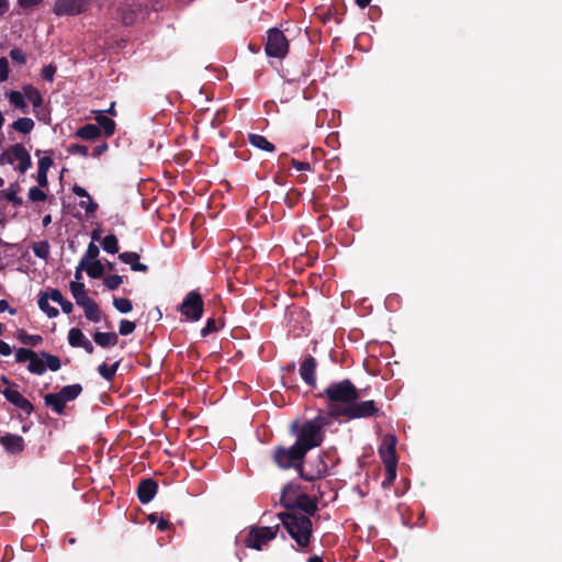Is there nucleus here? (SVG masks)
<instances>
[{
    "mask_svg": "<svg viewBox=\"0 0 562 562\" xmlns=\"http://www.w3.org/2000/svg\"><path fill=\"white\" fill-rule=\"evenodd\" d=\"M270 457L279 469H295L299 477L305 482H315L324 477L327 472V464L322 459L316 460L315 468L307 470L304 465L306 454L295 442L290 447L282 445L273 447Z\"/></svg>",
    "mask_w": 562,
    "mask_h": 562,
    "instance_id": "1",
    "label": "nucleus"
},
{
    "mask_svg": "<svg viewBox=\"0 0 562 562\" xmlns=\"http://www.w3.org/2000/svg\"><path fill=\"white\" fill-rule=\"evenodd\" d=\"M282 526L297 544L301 552H308L313 538L312 519L300 512H281L278 515Z\"/></svg>",
    "mask_w": 562,
    "mask_h": 562,
    "instance_id": "2",
    "label": "nucleus"
},
{
    "mask_svg": "<svg viewBox=\"0 0 562 562\" xmlns=\"http://www.w3.org/2000/svg\"><path fill=\"white\" fill-rule=\"evenodd\" d=\"M318 397H326V409L331 416L342 417L338 414L346 409L355 398H360L361 394L350 380L333 382L323 392L318 393Z\"/></svg>",
    "mask_w": 562,
    "mask_h": 562,
    "instance_id": "3",
    "label": "nucleus"
},
{
    "mask_svg": "<svg viewBox=\"0 0 562 562\" xmlns=\"http://www.w3.org/2000/svg\"><path fill=\"white\" fill-rule=\"evenodd\" d=\"M291 432L295 434L296 439L294 441L301 450L307 454L311 449L319 447L324 440V432H319V427L314 426L310 419L303 424L294 420L291 424Z\"/></svg>",
    "mask_w": 562,
    "mask_h": 562,
    "instance_id": "4",
    "label": "nucleus"
},
{
    "mask_svg": "<svg viewBox=\"0 0 562 562\" xmlns=\"http://www.w3.org/2000/svg\"><path fill=\"white\" fill-rule=\"evenodd\" d=\"M289 492H297V487L294 484H286L283 486L280 497V505L286 508V512H300L306 516L316 514L317 503L306 493L297 494L293 502L288 499Z\"/></svg>",
    "mask_w": 562,
    "mask_h": 562,
    "instance_id": "5",
    "label": "nucleus"
},
{
    "mask_svg": "<svg viewBox=\"0 0 562 562\" xmlns=\"http://www.w3.org/2000/svg\"><path fill=\"white\" fill-rule=\"evenodd\" d=\"M83 391L81 384H70L61 387L59 392L46 393L43 397L44 405L58 415L65 414V406L69 401L76 400Z\"/></svg>",
    "mask_w": 562,
    "mask_h": 562,
    "instance_id": "6",
    "label": "nucleus"
},
{
    "mask_svg": "<svg viewBox=\"0 0 562 562\" xmlns=\"http://www.w3.org/2000/svg\"><path fill=\"white\" fill-rule=\"evenodd\" d=\"M344 414L346 419H358V418H371L384 416L381 407L374 400H362L355 398L346 409L338 412Z\"/></svg>",
    "mask_w": 562,
    "mask_h": 562,
    "instance_id": "7",
    "label": "nucleus"
},
{
    "mask_svg": "<svg viewBox=\"0 0 562 562\" xmlns=\"http://www.w3.org/2000/svg\"><path fill=\"white\" fill-rule=\"evenodd\" d=\"M265 52L268 57L283 59L290 52V40L278 27H270L267 31Z\"/></svg>",
    "mask_w": 562,
    "mask_h": 562,
    "instance_id": "8",
    "label": "nucleus"
},
{
    "mask_svg": "<svg viewBox=\"0 0 562 562\" xmlns=\"http://www.w3.org/2000/svg\"><path fill=\"white\" fill-rule=\"evenodd\" d=\"M279 529V524L270 527H249L248 533L244 540L245 547L256 551H262L265 546L277 537Z\"/></svg>",
    "mask_w": 562,
    "mask_h": 562,
    "instance_id": "9",
    "label": "nucleus"
},
{
    "mask_svg": "<svg viewBox=\"0 0 562 562\" xmlns=\"http://www.w3.org/2000/svg\"><path fill=\"white\" fill-rule=\"evenodd\" d=\"M203 296L198 291H190L183 297L178 311L187 321L198 322L203 317Z\"/></svg>",
    "mask_w": 562,
    "mask_h": 562,
    "instance_id": "10",
    "label": "nucleus"
},
{
    "mask_svg": "<svg viewBox=\"0 0 562 562\" xmlns=\"http://www.w3.org/2000/svg\"><path fill=\"white\" fill-rule=\"evenodd\" d=\"M91 0H56L53 12L56 16H77L90 9Z\"/></svg>",
    "mask_w": 562,
    "mask_h": 562,
    "instance_id": "11",
    "label": "nucleus"
},
{
    "mask_svg": "<svg viewBox=\"0 0 562 562\" xmlns=\"http://www.w3.org/2000/svg\"><path fill=\"white\" fill-rule=\"evenodd\" d=\"M29 361L27 370L34 374H43L45 372L44 362L37 356L36 351L30 348L16 349V362Z\"/></svg>",
    "mask_w": 562,
    "mask_h": 562,
    "instance_id": "12",
    "label": "nucleus"
},
{
    "mask_svg": "<svg viewBox=\"0 0 562 562\" xmlns=\"http://www.w3.org/2000/svg\"><path fill=\"white\" fill-rule=\"evenodd\" d=\"M316 370L317 360L313 356H306L300 363V376L302 381L311 387H316L317 385Z\"/></svg>",
    "mask_w": 562,
    "mask_h": 562,
    "instance_id": "13",
    "label": "nucleus"
},
{
    "mask_svg": "<svg viewBox=\"0 0 562 562\" xmlns=\"http://www.w3.org/2000/svg\"><path fill=\"white\" fill-rule=\"evenodd\" d=\"M2 394L9 403L18 407L26 415H31L34 411V406L31 401L24 397L19 390L7 387L2 391Z\"/></svg>",
    "mask_w": 562,
    "mask_h": 562,
    "instance_id": "14",
    "label": "nucleus"
},
{
    "mask_svg": "<svg viewBox=\"0 0 562 562\" xmlns=\"http://www.w3.org/2000/svg\"><path fill=\"white\" fill-rule=\"evenodd\" d=\"M158 490L157 481L154 479L142 480L136 488L137 499L142 504H148L156 496Z\"/></svg>",
    "mask_w": 562,
    "mask_h": 562,
    "instance_id": "15",
    "label": "nucleus"
},
{
    "mask_svg": "<svg viewBox=\"0 0 562 562\" xmlns=\"http://www.w3.org/2000/svg\"><path fill=\"white\" fill-rule=\"evenodd\" d=\"M0 443L10 454H21L24 449V439L20 435L7 434L1 436Z\"/></svg>",
    "mask_w": 562,
    "mask_h": 562,
    "instance_id": "16",
    "label": "nucleus"
},
{
    "mask_svg": "<svg viewBox=\"0 0 562 562\" xmlns=\"http://www.w3.org/2000/svg\"><path fill=\"white\" fill-rule=\"evenodd\" d=\"M396 438L393 435H386L380 447V456L383 459L384 464L387 462L397 463L395 452Z\"/></svg>",
    "mask_w": 562,
    "mask_h": 562,
    "instance_id": "17",
    "label": "nucleus"
},
{
    "mask_svg": "<svg viewBox=\"0 0 562 562\" xmlns=\"http://www.w3.org/2000/svg\"><path fill=\"white\" fill-rule=\"evenodd\" d=\"M12 153L14 155V161H18V171L21 173L26 172L32 166L29 151L24 148L23 145L16 144L12 146Z\"/></svg>",
    "mask_w": 562,
    "mask_h": 562,
    "instance_id": "18",
    "label": "nucleus"
},
{
    "mask_svg": "<svg viewBox=\"0 0 562 562\" xmlns=\"http://www.w3.org/2000/svg\"><path fill=\"white\" fill-rule=\"evenodd\" d=\"M119 258L125 265H130L132 270L138 272H147L148 266L139 262V255L135 251H123L119 254Z\"/></svg>",
    "mask_w": 562,
    "mask_h": 562,
    "instance_id": "19",
    "label": "nucleus"
},
{
    "mask_svg": "<svg viewBox=\"0 0 562 562\" xmlns=\"http://www.w3.org/2000/svg\"><path fill=\"white\" fill-rule=\"evenodd\" d=\"M94 120L98 123L97 126L102 128L106 137H111L115 132V122L106 116L103 110L94 112Z\"/></svg>",
    "mask_w": 562,
    "mask_h": 562,
    "instance_id": "20",
    "label": "nucleus"
},
{
    "mask_svg": "<svg viewBox=\"0 0 562 562\" xmlns=\"http://www.w3.org/2000/svg\"><path fill=\"white\" fill-rule=\"evenodd\" d=\"M69 289L78 306H85L90 300L86 285L81 281H70Z\"/></svg>",
    "mask_w": 562,
    "mask_h": 562,
    "instance_id": "21",
    "label": "nucleus"
},
{
    "mask_svg": "<svg viewBox=\"0 0 562 562\" xmlns=\"http://www.w3.org/2000/svg\"><path fill=\"white\" fill-rule=\"evenodd\" d=\"M101 135V130L94 124H86L76 131V137L83 140H95Z\"/></svg>",
    "mask_w": 562,
    "mask_h": 562,
    "instance_id": "22",
    "label": "nucleus"
},
{
    "mask_svg": "<svg viewBox=\"0 0 562 562\" xmlns=\"http://www.w3.org/2000/svg\"><path fill=\"white\" fill-rule=\"evenodd\" d=\"M93 341L100 347L109 348L117 344L119 337L115 333L97 331L93 334Z\"/></svg>",
    "mask_w": 562,
    "mask_h": 562,
    "instance_id": "23",
    "label": "nucleus"
},
{
    "mask_svg": "<svg viewBox=\"0 0 562 562\" xmlns=\"http://www.w3.org/2000/svg\"><path fill=\"white\" fill-rule=\"evenodd\" d=\"M248 143L251 146L272 153L274 150V145L271 142H269L265 136H261V134L249 133Z\"/></svg>",
    "mask_w": 562,
    "mask_h": 562,
    "instance_id": "24",
    "label": "nucleus"
},
{
    "mask_svg": "<svg viewBox=\"0 0 562 562\" xmlns=\"http://www.w3.org/2000/svg\"><path fill=\"white\" fill-rule=\"evenodd\" d=\"M49 297L47 296V291H42L38 297V306L43 313L47 315L49 318L57 317L59 315V311L53 305L48 303Z\"/></svg>",
    "mask_w": 562,
    "mask_h": 562,
    "instance_id": "25",
    "label": "nucleus"
},
{
    "mask_svg": "<svg viewBox=\"0 0 562 562\" xmlns=\"http://www.w3.org/2000/svg\"><path fill=\"white\" fill-rule=\"evenodd\" d=\"M23 93L33 106L38 108L43 105V95L38 91V88H34L33 85H26L23 87Z\"/></svg>",
    "mask_w": 562,
    "mask_h": 562,
    "instance_id": "26",
    "label": "nucleus"
},
{
    "mask_svg": "<svg viewBox=\"0 0 562 562\" xmlns=\"http://www.w3.org/2000/svg\"><path fill=\"white\" fill-rule=\"evenodd\" d=\"M85 314L88 321L98 323L101 319V311L95 301L90 299L85 305H82Z\"/></svg>",
    "mask_w": 562,
    "mask_h": 562,
    "instance_id": "27",
    "label": "nucleus"
},
{
    "mask_svg": "<svg viewBox=\"0 0 562 562\" xmlns=\"http://www.w3.org/2000/svg\"><path fill=\"white\" fill-rule=\"evenodd\" d=\"M121 361H116L113 364L109 366L103 362L98 367V372L103 379L108 382H111L114 379V375L120 367Z\"/></svg>",
    "mask_w": 562,
    "mask_h": 562,
    "instance_id": "28",
    "label": "nucleus"
},
{
    "mask_svg": "<svg viewBox=\"0 0 562 562\" xmlns=\"http://www.w3.org/2000/svg\"><path fill=\"white\" fill-rule=\"evenodd\" d=\"M40 356H42L45 370L49 369L52 371H57L61 368V361L57 356L49 355L44 350L41 351Z\"/></svg>",
    "mask_w": 562,
    "mask_h": 562,
    "instance_id": "29",
    "label": "nucleus"
},
{
    "mask_svg": "<svg viewBox=\"0 0 562 562\" xmlns=\"http://www.w3.org/2000/svg\"><path fill=\"white\" fill-rule=\"evenodd\" d=\"M18 339L23 345L37 346L43 342V337L40 335H29L25 329H18Z\"/></svg>",
    "mask_w": 562,
    "mask_h": 562,
    "instance_id": "30",
    "label": "nucleus"
},
{
    "mask_svg": "<svg viewBox=\"0 0 562 562\" xmlns=\"http://www.w3.org/2000/svg\"><path fill=\"white\" fill-rule=\"evenodd\" d=\"M68 344L71 347H80L83 341L87 339L85 334L81 331L79 327H71L68 331Z\"/></svg>",
    "mask_w": 562,
    "mask_h": 562,
    "instance_id": "31",
    "label": "nucleus"
},
{
    "mask_svg": "<svg viewBox=\"0 0 562 562\" xmlns=\"http://www.w3.org/2000/svg\"><path fill=\"white\" fill-rule=\"evenodd\" d=\"M24 97L21 92L19 91H11L9 94H8V98H9V102L21 110L22 113H27V104L24 100Z\"/></svg>",
    "mask_w": 562,
    "mask_h": 562,
    "instance_id": "32",
    "label": "nucleus"
},
{
    "mask_svg": "<svg viewBox=\"0 0 562 562\" xmlns=\"http://www.w3.org/2000/svg\"><path fill=\"white\" fill-rule=\"evenodd\" d=\"M337 418L336 416H331L327 411L326 414L319 413L315 418L310 419L316 427H318V432H324V428L329 427L331 424V419Z\"/></svg>",
    "mask_w": 562,
    "mask_h": 562,
    "instance_id": "33",
    "label": "nucleus"
},
{
    "mask_svg": "<svg viewBox=\"0 0 562 562\" xmlns=\"http://www.w3.org/2000/svg\"><path fill=\"white\" fill-rule=\"evenodd\" d=\"M35 126V123L32 119L29 117H20L15 122H13L12 127L20 132L27 134L30 133Z\"/></svg>",
    "mask_w": 562,
    "mask_h": 562,
    "instance_id": "34",
    "label": "nucleus"
},
{
    "mask_svg": "<svg viewBox=\"0 0 562 562\" xmlns=\"http://www.w3.org/2000/svg\"><path fill=\"white\" fill-rule=\"evenodd\" d=\"M113 306L122 314H127L133 311V302L127 297H113Z\"/></svg>",
    "mask_w": 562,
    "mask_h": 562,
    "instance_id": "35",
    "label": "nucleus"
},
{
    "mask_svg": "<svg viewBox=\"0 0 562 562\" xmlns=\"http://www.w3.org/2000/svg\"><path fill=\"white\" fill-rule=\"evenodd\" d=\"M19 188H15L14 184H11L9 189L1 191L2 194L9 202H11L15 206H21L23 201L21 196H18Z\"/></svg>",
    "mask_w": 562,
    "mask_h": 562,
    "instance_id": "36",
    "label": "nucleus"
},
{
    "mask_svg": "<svg viewBox=\"0 0 562 562\" xmlns=\"http://www.w3.org/2000/svg\"><path fill=\"white\" fill-rule=\"evenodd\" d=\"M86 272L90 278H101L104 274V266L99 260L88 262L86 263Z\"/></svg>",
    "mask_w": 562,
    "mask_h": 562,
    "instance_id": "37",
    "label": "nucleus"
},
{
    "mask_svg": "<svg viewBox=\"0 0 562 562\" xmlns=\"http://www.w3.org/2000/svg\"><path fill=\"white\" fill-rule=\"evenodd\" d=\"M396 464L393 462L385 463V479L382 483L383 487H387L393 484L396 479Z\"/></svg>",
    "mask_w": 562,
    "mask_h": 562,
    "instance_id": "38",
    "label": "nucleus"
},
{
    "mask_svg": "<svg viewBox=\"0 0 562 562\" xmlns=\"http://www.w3.org/2000/svg\"><path fill=\"white\" fill-rule=\"evenodd\" d=\"M33 251L37 258L46 260L49 256V244L46 240H42L33 245Z\"/></svg>",
    "mask_w": 562,
    "mask_h": 562,
    "instance_id": "39",
    "label": "nucleus"
},
{
    "mask_svg": "<svg viewBox=\"0 0 562 562\" xmlns=\"http://www.w3.org/2000/svg\"><path fill=\"white\" fill-rule=\"evenodd\" d=\"M102 247L110 254L119 251L117 238L114 235H109L102 240Z\"/></svg>",
    "mask_w": 562,
    "mask_h": 562,
    "instance_id": "40",
    "label": "nucleus"
},
{
    "mask_svg": "<svg viewBox=\"0 0 562 562\" xmlns=\"http://www.w3.org/2000/svg\"><path fill=\"white\" fill-rule=\"evenodd\" d=\"M99 254H100L99 247L93 241H91L88 244V249H86V255L83 256L81 261H86V265L91 261H94V260H97V257L99 256Z\"/></svg>",
    "mask_w": 562,
    "mask_h": 562,
    "instance_id": "41",
    "label": "nucleus"
},
{
    "mask_svg": "<svg viewBox=\"0 0 562 562\" xmlns=\"http://www.w3.org/2000/svg\"><path fill=\"white\" fill-rule=\"evenodd\" d=\"M122 282L123 277L120 274H109L103 279L104 285L111 291L116 290Z\"/></svg>",
    "mask_w": 562,
    "mask_h": 562,
    "instance_id": "42",
    "label": "nucleus"
},
{
    "mask_svg": "<svg viewBox=\"0 0 562 562\" xmlns=\"http://www.w3.org/2000/svg\"><path fill=\"white\" fill-rule=\"evenodd\" d=\"M136 324L130 319H121L119 324V334L121 336L132 335L135 330Z\"/></svg>",
    "mask_w": 562,
    "mask_h": 562,
    "instance_id": "43",
    "label": "nucleus"
},
{
    "mask_svg": "<svg viewBox=\"0 0 562 562\" xmlns=\"http://www.w3.org/2000/svg\"><path fill=\"white\" fill-rule=\"evenodd\" d=\"M220 326L217 325V322L215 318H207L204 326L201 329V336L206 337L213 333H216L218 330Z\"/></svg>",
    "mask_w": 562,
    "mask_h": 562,
    "instance_id": "44",
    "label": "nucleus"
},
{
    "mask_svg": "<svg viewBox=\"0 0 562 562\" xmlns=\"http://www.w3.org/2000/svg\"><path fill=\"white\" fill-rule=\"evenodd\" d=\"M67 153L87 157L89 156V147L80 144H71L67 147Z\"/></svg>",
    "mask_w": 562,
    "mask_h": 562,
    "instance_id": "45",
    "label": "nucleus"
},
{
    "mask_svg": "<svg viewBox=\"0 0 562 562\" xmlns=\"http://www.w3.org/2000/svg\"><path fill=\"white\" fill-rule=\"evenodd\" d=\"M27 195L32 202H41L46 199V194L37 187L31 188Z\"/></svg>",
    "mask_w": 562,
    "mask_h": 562,
    "instance_id": "46",
    "label": "nucleus"
},
{
    "mask_svg": "<svg viewBox=\"0 0 562 562\" xmlns=\"http://www.w3.org/2000/svg\"><path fill=\"white\" fill-rule=\"evenodd\" d=\"M9 60L7 57H0V82L8 80L9 78Z\"/></svg>",
    "mask_w": 562,
    "mask_h": 562,
    "instance_id": "47",
    "label": "nucleus"
},
{
    "mask_svg": "<svg viewBox=\"0 0 562 562\" xmlns=\"http://www.w3.org/2000/svg\"><path fill=\"white\" fill-rule=\"evenodd\" d=\"M10 57L18 65H25L26 63V55L20 48H13L10 52Z\"/></svg>",
    "mask_w": 562,
    "mask_h": 562,
    "instance_id": "48",
    "label": "nucleus"
},
{
    "mask_svg": "<svg viewBox=\"0 0 562 562\" xmlns=\"http://www.w3.org/2000/svg\"><path fill=\"white\" fill-rule=\"evenodd\" d=\"M86 199H88V201H81V202L79 203V205H80L81 207H85V209H86V212H87L88 214H93V213H95V212H97V210H98V203H97V202H94V201L91 199V196H90V195H88Z\"/></svg>",
    "mask_w": 562,
    "mask_h": 562,
    "instance_id": "49",
    "label": "nucleus"
},
{
    "mask_svg": "<svg viewBox=\"0 0 562 562\" xmlns=\"http://www.w3.org/2000/svg\"><path fill=\"white\" fill-rule=\"evenodd\" d=\"M56 67L53 66V64H48L47 66H45L42 70V77L44 80H47V81H53L54 80V77H55V74H56Z\"/></svg>",
    "mask_w": 562,
    "mask_h": 562,
    "instance_id": "50",
    "label": "nucleus"
},
{
    "mask_svg": "<svg viewBox=\"0 0 562 562\" xmlns=\"http://www.w3.org/2000/svg\"><path fill=\"white\" fill-rule=\"evenodd\" d=\"M8 164H14V155L12 153V146L0 155V166Z\"/></svg>",
    "mask_w": 562,
    "mask_h": 562,
    "instance_id": "51",
    "label": "nucleus"
},
{
    "mask_svg": "<svg viewBox=\"0 0 562 562\" xmlns=\"http://www.w3.org/2000/svg\"><path fill=\"white\" fill-rule=\"evenodd\" d=\"M53 166V158L50 156H43L38 160V170L47 172L48 169Z\"/></svg>",
    "mask_w": 562,
    "mask_h": 562,
    "instance_id": "52",
    "label": "nucleus"
},
{
    "mask_svg": "<svg viewBox=\"0 0 562 562\" xmlns=\"http://www.w3.org/2000/svg\"><path fill=\"white\" fill-rule=\"evenodd\" d=\"M291 165L299 171H310L312 169V166L308 162H302V160H295V158L291 159Z\"/></svg>",
    "mask_w": 562,
    "mask_h": 562,
    "instance_id": "53",
    "label": "nucleus"
},
{
    "mask_svg": "<svg viewBox=\"0 0 562 562\" xmlns=\"http://www.w3.org/2000/svg\"><path fill=\"white\" fill-rule=\"evenodd\" d=\"M47 296L57 303H60L65 299L61 291L58 289H52V290L47 291Z\"/></svg>",
    "mask_w": 562,
    "mask_h": 562,
    "instance_id": "54",
    "label": "nucleus"
},
{
    "mask_svg": "<svg viewBox=\"0 0 562 562\" xmlns=\"http://www.w3.org/2000/svg\"><path fill=\"white\" fill-rule=\"evenodd\" d=\"M43 0H18V5L22 9H31L42 3Z\"/></svg>",
    "mask_w": 562,
    "mask_h": 562,
    "instance_id": "55",
    "label": "nucleus"
},
{
    "mask_svg": "<svg viewBox=\"0 0 562 562\" xmlns=\"http://www.w3.org/2000/svg\"><path fill=\"white\" fill-rule=\"evenodd\" d=\"M59 305H60L64 314H70L72 312V310H74L72 303L69 300H67L66 297H64L61 300Z\"/></svg>",
    "mask_w": 562,
    "mask_h": 562,
    "instance_id": "56",
    "label": "nucleus"
},
{
    "mask_svg": "<svg viewBox=\"0 0 562 562\" xmlns=\"http://www.w3.org/2000/svg\"><path fill=\"white\" fill-rule=\"evenodd\" d=\"M109 149V145L108 143H102L98 146H95L92 150V156L93 157H99L101 156L102 154H104L106 150Z\"/></svg>",
    "mask_w": 562,
    "mask_h": 562,
    "instance_id": "57",
    "label": "nucleus"
},
{
    "mask_svg": "<svg viewBox=\"0 0 562 562\" xmlns=\"http://www.w3.org/2000/svg\"><path fill=\"white\" fill-rule=\"evenodd\" d=\"M9 312L11 315H15L16 314V310L14 308H11V306L9 305V302L4 299H1L0 300V313H3V312Z\"/></svg>",
    "mask_w": 562,
    "mask_h": 562,
    "instance_id": "58",
    "label": "nucleus"
},
{
    "mask_svg": "<svg viewBox=\"0 0 562 562\" xmlns=\"http://www.w3.org/2000/svg\"><path fill=\"white\" fill-rule=\"evenodd\" d=\"M11 352H12L11 346L8 342L0 339V355L8 357V356H11Z\"/></svg>",
    "mask_w": 562,
    "mask_h": 562,
    "instance_id": "59",
    "label": "nucleus"
},
{
    "mask_svg": "<svg viewBox=\"0 0 562 562\" xmlns=\"http://www.w3.org/2000/svg\"><path fill=\"white\" fill-rule=\"evenodd\" d=\"M82 270H87L86 261H80L75 271V282H79L82 279Z\"/></svg>",
    "mask_w": 562,
    "mask_h": 562,
    "instance_id": "60",
    "label": "nucleus"
},
{
    "mask_svg": "<svg viewBox=\"0 0 562 562\" xmlns=\"http://www.w3.org/2000/svg\"><path fill=\"white\" fill-rule=\"evenodd\" d=\"M71 191L74 194H76L77 196H80V198H87L89 195L87 190L85 188L80 187V184H75L71 188Z\"/></svg>",
    "mask_w": 562,
    "mask_h": 562,
    "instance_id": "61",
    "label": "nucleus"
},
{
    "mask_svg": "<svg viewBox=\"0 0 562 562\" xmlns=\"http://www.w3.org/2000/svg\"><path fill=\"white\" fill-rule=\"evenodd\" d=\"M37 181L42 188H45V186H48L47 172L38 170L37 171Z\"/></svg>",
    "mask_w": 562,
    "mask_h": 562,
    "instance_id": "62",
    "label": "nucleus"
},
{
    "mask_svg": "<svg viewBox=\"0 0 562 562\" xmlns=\"http://www.w3.org/2000/svg\"><path fill=\"white\" fill-rule=\"evenodd\" d=\"M171 528V525L169 524L168 520L164 519V518H159L157 520V529L159 531H167Z\"/></svg>",
    "mask_w": 562,
    "mask_h": 562,
    "instance_id": "63",
    "label": "nucleus"
},
{
    "mask_svg": "<svg viewBox=\"0 0 562 562\" xmlns=\"http://www.w3.org/2000/svg\"><path fill=\"white\" fill-rule=\"evenodd\" d=\"M80 347L83 348V350L86 352H88V355H92V352L94 350L92 342L90 340H88L87 338L85 339L83 344Z\"/></svg>",
    "mask_w": 562,
    "mask_h": 562,
    "instance_id": "64",
    "label": "nucleus"
}]
</instances>
